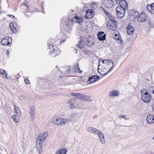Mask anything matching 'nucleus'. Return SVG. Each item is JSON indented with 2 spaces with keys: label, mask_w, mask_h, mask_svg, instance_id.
<instances>
[{
  "label": "nucleus",
  "mask_w": 154,
  "mask_h": 154,
  "mask_svg": "<svg viewBox=\"0 0 154 154\" xmlns=\"http://www.w3.org/2000/svg\"><path fill=\"white\" fill-rule=\"evenodd\" d=\"M120 5L116 8V15L118 17L122 18L125 15V10L127 8L128 4L127 3L126 6L124 4H122V5Z\"/></svg>",
  "instance_id": "nucleus-1"
},
{
  "label": "nucleus",
  "mask_w": 154,
  "mask_h": 154,
  "mask_svg": "<svg viewBox=\"0 0 154 154\" xmlns=\"http://www.w3.org/2000/svg\"><path fill=\"white\" fill-rule=\"evenodd\" d=\"M29 114L30 118L32 120L34 119L35 116V108L34 106L31 107L30 109Z\"/></svg>",
  "instance_id": "nucleus-18"
},
{
  "label": "nucleus",
  "mask_w": 154,
  "mask_h": 154,
  "mask_svg": "<svg viewBox=\"0 0 154 154\" xmlns=\"http://www.w3.org/2000/svg\"><path fill=\"white\" fill-rule=\"evenodd\" d=\"M120 37L119 36V35H118L117 34H114V36L113 37V38L116 41L117 39L119 38Z\"/></svg>",
  "instance_id": "nucleus-39"
},
{
  "label": "nucleus",
  "mask_w": 154,
  "mask_h": 154,
  "mask_svg": "<svg viewBox=\"0 0 154 154\" xmlns=\"http://www.w3.org/2000/svg\"><path fill=\"white\" fill-rule=\"evenodd\" d=\"M93 4L94 5H96V3H93Z\"/></svg>",
  "instance_id": "nucleus-53"
},
{
  "label": "nucleus",
  "mask_w": 154,
  "mask_h": 154,
  "mask_svg": "<svg viewBox=\"0 0 154 154\" xmlns=\"http://www.w3.org/2000/svg\"><path fill=\"white\" fill-rule=\"evenodd\" d=\"M14 111L16 113L18 116H20L21 115V112L20 108L16 105H14Z\"/></svg>",
  "instance_id": "nucleus-24"
},
{
  "label": "nucleus",
  "mask_w": 154,
  "mask_h": 154,
  "mask_svg": "<svg viewBox=\"0 0 154 154\" xmlns=\"http://www.w3.org/2000/svg\"><path fill=\"white\" fill-rule=\"evenodd\" d=\"M106 61H107V62H106V63H105V64H106L107 65H109V67H110V68L106 72L104 73H100L98 71V72L100 74V75H106L107 73L109 72L112 69L113 66V63L111 60L109 59H106Z\"/></svg>",
  "instance_id": "nucleus-5"
},
{
  "label": "nucleus",
  "mask_w": 154,
  "mask_h": 154,
  "mask_svg": "<svg viewBox=\"0 0 154 154\" xmlns=\"http://www.w3.org/2000/svg\"><path fill=\"white\" fill-rule=\"evenodd\" d=\"M67 103L68 104L70 105V108L71 109H73L74 108V104L71 101H68Z\"/></svg>",
  "instance_id": "nucleus-35"
},
{
  "label": "nucleus",
  "mask_w": 154,
  "mask_h": 154,
  "mask_svg": "<svg viewBox=\"0 0 154 154\" xmlns=\"http://www.w3.org/2000/svg\"><path fill=\"white\" fill-rule=\"evenodd\" d=\"M101 10L103 11L105 14H106L108 16H109V15H110V14L106 10L102 7H101Z\"/></svg>",
  "instance_id": "nucleus-36"
},
{
  "label": "nucleus",
  "mask_w": 154,
  "mask_h": 154,
  "mask_svg": "<svg viewBox=\"0 0 154 154\" xmlns=\"http://www.w3.org/2000/svg\"><path fill=\"white\" fill-rule=\"evenodd\" d=\"M86 44L88 47H91L94 45V41L92 39L88 38L86 41Z\"/></svg>",
  "instance_id": "nucleus-25"
},
{
  "label": "nucleus",
  "mask_w": 154,
  "mask_h": 154,
  "mask_svg": "<svg viewBox=\"0 0 154 154\" xmlns=\"http://www.w3.org/2000/svg\"><path fill=\"white\" fill-rule=\"evenodd\" d=\"M15 78H17V79H18V77H17V76H16V75H15Z\"/></svg>",
  "instance_id": "nucleus-51"
},
{
  "label": "nucleus",
  "mask_w": 154,
  "mask_h": 154,
  "mask_svg": "<svg viewBox=\"0 0 154 154\" xmlns=\"http://www.w3.org/2000/svg\"><path fill=\"white\" fill-rule=\"evenodd\" d=\"M97 36L98 39L100 41H103L106 39V34L103 32H99Z\"/></svg>",
  "instance_id": "nucleus-13"
},
{
  "label": "nucleus",
  "mask_w": 154,
  "mask_h": 154,
  "mask_svg": "<svg viewBox=\"0 0 154 154\" xmlns=\"http://www.w3.org/2000/svg\"><path fill=\"white\" fill-rule=\"evenodd\" d=\"M147 15L144 13L140 14L137 18V20L138 22H144L146 21Z\"/></svg>",
  "instance_id": "nucleus-7"
},
{
  "label": "nucleus",
  "mask_w": 154,
  "mask_h": 154,
  "mask_svg": "<svg viewBox=\"0 0 154 154\" xmlns=\"http://www.w3.org/2000/svg\"><path fill=\"white\" fill-rule=\"evenodd\" d=\"M12 38L9 37H5L1 41V44L3 45L10 46L11 45L10 41H11Z\"/></svg>",
  "instance_id": "nucleus-6"
},
{
  "label": "nucleus",
  "mask_w": 154,
  "mask_h": 154,
  "mask_svg": "<svg viewBox=\"0 0 154 154\" xmlns=\"http://www.w3.org/2000/svg\"><path fill=\"white\" fill-rule=\"evenodd\" d=\"M131 15L132 19H135L139 15V13L137 11L132 10L130 13Z\"/></svg>",
  "instance_id": "nucleus-20"
},
{
  "label": "nucleus",
  "mask_w": 154,
  "mask_h": 154,
  "mask_svg": "<svg viewBox=\"0 0 154 154\" xmlns=\"http://www.w3.org/2000/svg\"><path fill=\"white\" fill-rule=\"evenodd\" d=\"M69 120L68 119H65L63 118H60V125H63L66 124L68 121Z\"/></svg>",
  "instance_id": "nucleus-27"
},
{
  "label": "nucleus",
  "mask_w": 154,
  "mask_h": 154,
  "mask_svg": "<svg viewBox=\"0 0 154 154\" xmlns=\"http://www.w3.org/2000/svg\"><path fill=\"white\" fill-rule=\"evenodd\" d=\"M60 118H53L52 120V122L55 125H60Z\"/></svg>",
  "instance_id": "nucleus-23"
},
{
  "label": "nucleus",
  "mask_w": 154,
  "mask_h": 154,
  "mask_svg": "<svg viewBox=\"0 0 154 154\" xmlns=\"http://www.w3.org/2000/svg\"><path fill=\"white\" fill-rule=\"evenodd\" d=\"M47 45L48 47V48L47 49L48 51L51 54L54 53V49L53 45L49 43H48Z\"/></svg>",
  "instance_id": "nucleus-21"
},
{
  "label": "nucleus",
  "mask_w": 154,
  "mask_h": 154,
  "mask_svg": "<svg viewBox=\"0 0 154 154\" xmlns=\"http://www.w3.org/2000/svg\"><path fill=\"white\" fill-rule=\"evenodd\" d=\"M127 33L128 35H132L134 32V29L132 26L129 25L127 26Z\"/></svg>",
  "instance_id": "nucleus-19"
},
{
  "label": "nucleus",
  "mask_w": 154,
  "mask_h": 154,
  "mask_svg": "<svg viewBox=\"0 0 154 154\" xmlns=\"http://www.w3.org/2000/svg\"><path fill=\"white\" fill-rule=\"evenodd\" d=\"M74 52L76 53V54L77 53V50L76 49H75L74 50Z\"/></svg>",
  "instance_id": "nucleus-47"
},
{
  "label": "nucleus",
  "mask_w": 154,
  "mask_h": 154,
  "mask_svg": "<svg viewBox=\"0 0 154 154\" xmlns=\"http://www.w3.org/2000/svg\"><path fill=\"white\" fill-rule=\"evenodd\" d=\"M25 6L26 7H28V6L26 4H25V3H24V5H25Z\"/></svg>",
  "instance_id": "nucleus-50"
},
{
  "label": "nucleus",
  "mask_w": 154,
  "mask_h": 154,
  "mask_svg": "<svg viewBox=\"0 0 154 154\" xmlns=\"http://www.w3.org/2000/svg\"><path fill=\"white\" fill-rule=\"evenodd\" d=\"M108 28L112 30H116L117 27V23L114 19L109 20L106 24Z\"/></svg>",
  "instance_id": "nucleus-3"
},
{
  "label": "nucleus",
  "mask_w": 154,
  "mask_h": 154,
  "mask_svg": "<svg viewBox=\"0 0 154 154\" xmlns=\"http://www.w3.org/2000/svg\"><path fill=\"white\" fill-rule=\"evenodd\" d=\"M67 150L65 148H63L60 150L57 151L55 154H66Z\"/></svg>",
  "instance_id": "nucleus-29"
},
{
  "label": "nucleus",
  "mask_w": 154,
  "mask_h": 154,
  "mask_svg": "<svg viewBox=\"0 0 154 154\" xmlns=\"http://www.w3.org/2000/svg\"><path fill=\"white\" fill-rule=\"evenodd\" d=\"M146 8L149 12L152 14H154V2L152 4L148 5Z\"/></svg>",
  "instance_id": "nucleus-12"
},
{
  "label": "nucleus",
  "mask_w": 154,
  "mask_h": 154,
  "mask_svg": "<svg viewBox=\"0 0 154 154\" xmlns=\"http://www.w3.org/2000/svg\"><path fill=\"white\" fill-rule=\"evenodd\" d=\"M36 146L37 150L38 152L39 153L42 152V143L41 142H36Z\"/></svg>",
  "instance_id": "nucleus-22"
},
{
  "label": "nucleus",
  "mask_w": 154,
  "mask_h": 154,
  "mask_svg": "<svg viewBox=\"0 0 154 154\" xmlns=\"http://www.w3.org/2000/svg\"><path fill=\"white\" fill-rule=\"evenodd\" d=\"M148 91L149 93L154 96V86L149 87Z\"/></svg>",
  "instance_id": "nucleus-31"
},
{
  "label": "nucleus",
  "mask_w": 154,
  "mask_h": 154,
  "mask_svg": "<svg viewBox=\"0 0 154 154\" xmlns=\"http://www.w3.org/2000/svg\"><path fill=\"white\" fill-rule=\"evenodd\" d=\"M3 74H5V75L6 76H7V74L5 73V71L3 70H1H1L0 71V74H1V75H3Z\"/></svg>",
  "instance_id": "nucleus-41"
},
{
  "label": "nucleus",
  "mask_w": 154,
  "mask_h": 154,
  "mask_svg": "<svg viewBox=\"0 0 154 154\" xmlns=\"http://www.w3.org/2000/svg\"><path fill=\"white\" fill-rule=\"evenodd\" d=\"M99 79V77L97 75H93L90 77L88 80V84H91L96 82Z\"/></svg>",
  "instance_id": "nucleus-10"
},
{
  "label": "nucleus",
  "mask_w": 154,
  "mask_h": 154,
  "mask_svg": "<svg viewBox=\"0 0 154 154\" xmlns=\"http://www.w3.org/2000/svg\"><path fill=\"white\" fill-rule=\"evenodd\" d=\"M79 66V64L78 63H77L75 64L73 68H74L75 69H78V68Z\"/></svg>",
  "instance_id": "nucleus-42"
},
{
  "label": "nucleus",
  "mask_w": 154,
  "mask_h": 154,
  "mask_svg": "<svg viewBox=\"0 0 154 154\" xmlns=\"http://www.w3.org/2000/svg\"><path fill=\"white\" fill-rule=\"evenodd\" d=\"M100 62H102L103 63L105 64V63H106L107 61H106V59L104 60H103L102 59H100L99 62V65L98 66V67H99V66H100Z\"/></svg>",
  "instance_id": "nucleus-38"
},
{
  "label": "nucleus",
  "mask_w": 154,
  "mask_h": 154,
  "mask_svg": "<svg viewBox=\"0 0 154 154\" xmlns=\"http://www.w3.org/2000/svg\"><path fill=\"white\" fill-rule=\"evenodd\" d=\"M26 97L23 95H22L20 97V99H22L23 100H25L26 99Z\"/></svg>",
  "instance_id": "nucleus-40"
},
{
  "label": "nucleus",
  "mask_w": 154,
  "mask_h": 154,
  "mask_svg": "<svg viewBox=\"0 0 154 154\" xmlns=\"http://www.w3.org/2000/svg\"><path fill=\"white\" fill-rule=\"evenodd\" d=\"M80 39L81 41H79L77 46L79 48L81 49L84 48V37H81Z\"/></svg>",
  "instance_id": "nucleus-16"
},
{
  "label": "nucleus",
  "mask_w": 154,
  "mask_h": 154,
  "mask_svg": "<svg viewBox=\"0 0 154 154\" xmlns=\"http://www.w3.org/2000/svg\"><path fill=\"white\" fill-rule=\"evenodd\" d=\"M125 116L124 115H121L119 116H118L119 118H125Z\"/></svg>",
  "instance_id": "nucleus-44"
},
{
  "label": "nucleus",
  "mask_w": 154,
  "mask_h": 154,
  "mask_svg": "<svg viewBox=\"0 0 154 154\" xmlns=\"http://www.w3.org/2000/svg\"><path fill=\"white\" fill-rule=\"evenodd\" d=\"M97 134L98 135L99 138L100 142L104 144L105 143V137L103 134L99 131Z\"/></svg>",
  "instance_id": "nucleus-14"
},
{
  "label": "nucleus",
  "mask_w": 154,
  "mask_h": 154,
  "mask_svg": "<svg viewBox=\"0 0 154 154\" xmlns=\"http://www.w3.org/2000/svg\"><path fill=\"white\" fill-rule=\"evenodd\" d=\"M117 4H118L119 5H122V4L127 6V2L125 0H115Z\"/></svg>",
  "instance_id": "nucleus-28"
},
{
  "label": "nucleus",
  "mask_w": 154,
  "mask_h": 154,
  "mask_svg": "<svg viewBox=\"0 0 154 154\" xmlns=\"http://www.w3.org/2000/svg\"><path fill=\"white\" fill-rule=\"evenodd\" d=\"M65 41H66L65 39H64V40H62L60 42V45H61L62 43H63Z\"/></svg>",
  "instance_id": "nucleus-46"
},
{
  "label": "nucleus",
  "mask_w": 154,
  "mask_h": 154,
  "mask_svg": "<svg viewBox=\"0 0 154 154\" xmlns=\"http://www.w3.org/2000/svg\"><path fill=\"white\" fill-rule=\"evenodd\" d=\"M8 16L11 18H13L14 17V15H12L9 14L8 15Z\"/></svg>",
  "instance_id": "nucleus-45"
},
{
  "label": "nucleus",
  "mask_w": 154,
  "mask_h": 154,
  "mask_svg": "<svg viewBox=\"0 0 154 154\" xmlns=\"http://www.w3.org/2000/svg\"><path fill=\"white\" fill-rule=\"evenodd\" d=\"M24 82H25V83L27 84H28L29 83V81L28 79L25 80Z\"/></svg>",
  "instance_id": "nucleus-43"
},
{
  "label": "nucleus",
  "mask_w": 154,
  "mask_h": 154,
  "mask_svg": "<svg viewBox=\"0 0 154 154\" xmlns=\"http://www.w3.org/2000/svg\"><path fill=\"white\" fill-rule=\"evenodd\" d=\"M10 29L13 32H14L16 31V28L14 27L13 23H11L9 25Z\"/></svg>",
  "instance_id": "nucleus-34"
},
{
  "label": "nucleus",
  "mask_w": 154,
  "mask_h": 154,
  "mask_svg": "<svg viewBox=\"0 0 154 154\" xmlns=\"http://www.w3.org/2000/svg\"><path fill=\"white\" fill-rule=\"evenodd\" d=\"M48 133L46 132H44L39 134L37 137L36 142H41L42 143L48 136Z\"/></svg>",
  "instance_id": "nucleus-4"
},
{
  "label": "nucleus",
  "mask_w": 154,
  "mask_h": 154,
  "mask_svg": "<svg viewBox=\"0 0 154 154\" xmlns=\"http://www.w3.org/2000/svg\"><path fill=\"white\" fill-rule=\"evenodd\" d=\"M11 118L14 121L17 123H18L19 122L18 117L16 115H14L12 116Z\"/></svg>",
  "instance_id": "nucleus-32"
},
{
  "label": "nucleus",
  "mask_w": 154,
  "mask_h": 154,
  "mask_svg": "<svg viewBox=\"0 0 154 154\" xmlns=\"http://www.w3.org/2000/svg\"><path fill=\"white\" fill-rule=\"evenodd\" d=\"M7 53H8L9 54V52H8V51L7 52Z\"/></svg>",
  "instance_id": "nucleus-54"
},
{
  "label": "nucleus",
  "mask_w": 154,
  "mask_h": 154,
  "mask_svg": "<svg viewBox=\"0 0 154 154\" xmlns=\"http://www.w3.org/2000/svg\"><path fill=\"white\" fill-rule=\"evenodd\" d=\"M141 99L143 101L146 103H149L150 101L151 97L147 92H144L141 91Z\"/></svg>",
  "instance_id": "nucleus-2"
},
{
  "label": "nucleus",
  "mask_w": 154,
  "mask_h": 154,
  "mask_svg": "<svg viewBox=\"0 0 154 154\" xmlns=\"http://www.w3.org/2000/svg\"><path fill=\"white\" fill-rule=\"evenodd\" d=\"M83 97L82 100L87 101H90L91 100V97L90 96L83 94Z\"/></svg>",
  "instance_id": "nucleus-33"
},
{
  "label": "nucleus",
  "mask_w": 154,
  "mask_h": 154,
  "mask_svg": "<svg viewBox=\"0 0 154 154\" xmlns=\"http://www.w3.org/2000/svg\"><path fill=\"white\" fill-rule=\"evenodd\" d=\"M86 130L88 132L96 134H97L99 131L97 129L92 127H88Z\"/></svg>",
  "instance_id": "nucleus-17"
},
{
  "label": "nucleus",
  "mask_w": 154,
  "mask_h": 154,
  "mask_svg": "<svg viewBox=\"0 0 154 154\" xmlns=\"http://www.w3.org/2000/svg\"><path fill=\"white\" fill-rule=\"evenodd\" d=\"M94 15V11L92 9H88L86 12L85 17L87 19H90Z\"/></svg>",
  "instance_id": "nucleus-9"
},
{
  "label": "nucleus",
  "mask_w": 154,
  "mask_h": 154,
  "mask_svg": "<svg viewBox=\"0 0 154 154\" xmlns=\"http://www.w3.org/2000/svg\"><path fill=\"white\" fill-rule=\"evenodd\" d=\"M152 107L153 110L154 111V104L153 105Z\"/></svg>",
  "instance_id": "nucleus-49"
},
{
  "label": "nucleus",
  "mask_w": 154,
  "mask_h": 154,
  "mask_svg": "<svg viewBox=\"0 0 154 154\" xmlns=\"http://www.w3.org/2000/svg\"><path fill=\"white\" fill-rule=\"evenodd\" d=\"M78 71L79 72H81V70L78 69Z\"/></svg>",
  "instance_id": "nucleus-48"
},
{
  "label": "nucleus",
  "mask_w": 154,
  "mask_h": 154,
  "mask_svg": "<svg viewBox=\"0 0 154 154\" xmlns=\"http://www.w3.org/2000/svg\"><path fill=\"white\" fill-rule=\"evenodd\" d=\"M146 120L147 123L149 124L154 123V116L151 115H149L147 116Z\"/></svg>",
  "instance_id": "nucleus-15"
},
{
  "label": "nucleus",
  "mask_w": 154,
  "mask_h": 154,
  "mask_svg": "<svg viewBox=\"0 0 154 154\" xmlns=\"http://www.w3.org/2000/svg\"><path fill=\"white\" fill-rule=\"evenodd\" d=\"M152 139L154 140V136L152 137Z\"/></svg>",
  "instance_id": "nucleus-52"
},
{
  "label": "nucleus",
  "mask_w": 154,
  "mask_h": 154,
  "mask_svg": "<svg viewBox=\"0 0 154 154\" xmlns=\"http://www.w3.org/2000/svg\"><path fill=\"white\" fill-rule=\"evenodd\" d=\"M116 41L117 42L119 43L120 44H122L123 43V41L120 37L118 38L117 40H116Z\"/></svg>",
  "instance_id": "nucleus-37"
},
{
  "label": "nucleus",
  "mask_w": 154,
  "mask_h": 154,
  "mask_svg": "<svg viewBox=\"0 0 154 154\" xmlns=\"http://www.w3.org/2000/svg\"><path fill=\"white\" fill-rule=\"evenodd\" d=\"M103 4L106 8H110L113 5L114 2L112 0H103Z\"/></svg>",
  "instance_id": "nucleus-8"
},
{
  "label": "nucleus",
  "mask_w": 154,
  "mask_h": 154,
  "mask_svg": "<svg viewBox=\"0 0 154 154\" xmlns=\"http://www.w3.org/2000/svg\"><path fill=\"white\" fill-rule=\"evenodd\" d=\"M75 21L76 23H77L80 24L81 23H82L83 21L81 17H79L78 16H76L75 17Z\"/></svg>",
  "instance_id": "nucleus-30"
},
{
  "label": "nucleus",
  "mask_w": 154,
  "mask_h": 154,
  "mask_svg": "<svg viewBox=\"0 0 154 154\" xmlns=\"http://www.w3.org/2000/svg\"><path fill=\"white\" fill-rule=\"evenodd\" d=\"M119 94V93L116 90H113L110 91L109 94L110 97L117 96Z\"/></svg>",
  "instance_id": "nucleus-26"
},
{
  "label": "nucleus",
  "mask_w": 154,
  "mask_h": 154,
  "mask_svg": "<svg viewBox=\"0 0 154 154\" xmlns=\"http://www.w3.org/2000/svg\"><path fill=\"white\" fill-rule=\"evenodd\" d=\"M71 95L74 96L76 98L80 100H82L83 94L80 93H73L71 94Z\"/></svg>",
  "instance_id": "nucleus-11"
}]
</instances>
